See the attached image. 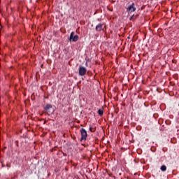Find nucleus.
<instances>
[{
    "mask_svg": "<svg viewBox=\"0 0 179 179\" xmlns=\"http://www.w3.org/2000/svg\"><path fill=\"white\" fill-rule=\"evenodd\" d=\"M78 72L80 76H85L86 75V72H87V69H86V67L80 66L78 69Z\"/></svg>",
    "mask_w": 179,
    "mask_h": 179,
    "instance_id": "f03ea898",
    "label": "nucleus"
},
{
    "mask_svg": "<svg viewBox=\"0 0 179 179\" xmlns=\"http://www.w3.org/2000/svg\"><path fill=\"white\" fill-rule=\"evenodd\" d=\"M98 114H99V115H103V114H104V110H103V109H99V110H98Z\"/></svg>",
    "mask_w": 179,
    "mask_h": 179,
    "instance_id": "0eeeda50",
    "label": "nucleus"
},
{
    "mask_svg": "<svg viewBox=\"0 0 179 179\" xmlns=\"http://www.w3.org/2000/svg\"><path fill=\"white\" fill-rule=\"evenodd\" d=\"M44 124H45V121L44 122Z\"/></svg>",
    "mask_w": 179,
    "mask_h": 179,
    "instance_id": "ddd939ff",
    "label": "nucleus"
},
{
    "mask_svg": "<svg viewBox=\"0 0 179 179\" xmlns=\"http://www.w3.org/2000/svg\"><path fill=\"white\" fill-rule=\"evenodd\" d=\"M1 29H2V26H1Z\"/></svg>",
    "mask_w": 179,
    "mask_h": 179,
    "instance_id": "f8f14e48",
    "label": "nucleus"
},
{
    "mask_svg": "<svg viewBox=\"0 0 179 179\" xmlns=\"http://www.w3.org/2000/svg\"><path fill=\"white\" fill-rule=\"evenodd\" d=\"M90 132H94V129H93V127H90Z\"/></svg>",
    "mask_w": 179,
    "mask_h": 179,
    "instance_id": "1a4fd4ad",
    "label": "nucleus"
},
{
    "mask_svg": "<svg viewBox=\"0 0 179 179\" xmlns=\"http://www.w3.org/2000/svg\"><path fill=\"white\" fill-rule=\"evenodd\" d=\"M96 31H103L104 29L103 28V24L99 23L95 27Z\"/></svg>",
    "mask_w": 179,
    "mask_h": 179,
    "instance_id": "20e7f679",
    "label": "nucleus"
},
{
    "mask_svg": "<svg viewBox=\"0 0 179 179\" xmlns=\"http://www.w3.org/2000/svg\"><path fill=\"white\" fill-rule=\"evenodd\" d=\"M127 10L129 12H135V10H136V8H135V3H133L131 5L129 6Z\"/></svg>",
    "mask_w": 179,
    "mask_h": 179,
    "instance_id": "39448f33",
    "label": "nucleus"
},
{
    "mask_svg": "<svg viewBox=\"0 0 179 179\" xmlns=\"http://www.w3.org/2000/svg\"><path fill=\"white\" fill-rule=\"evenodd\" d=\"M164 93H166V90H164Z\"/></svg>",
    "mask_w": 179,
    "mask_h": 179,
    "instance_id": "9b49d317",
    "label": "nucleus"
},
{
    "mask_svg": "<svg viewBox=\"0 0 179 179\" xmlns=\"http://www.w3.org/2000/svg\"><path fill=\"white\" fill-rule=\"evenodd\" d=\"M80 134H81L80 141H86V138H87V131H86V129L82 128L80 130Z\"/></svg>",
    "mask_w": 179,
    "mask_h": 179,
    "instance_id": "7ed1b4c3",
    "label": "nucleus"
},
{
    "mask_svg": "<svg viewBox=\"0 0 179 179\" xmlns=\"http://www.w3.org/2000/svg\"><path fill=\"white\" fill-rule=\"evenodd\" d=\"M44 110L46 111L47 113H50V110L52 108V105L50 103H47L45 107H43Z\"/></svg>",
    "mask_w": 179,
    "mask_h": 179,
    "instance_id": "423d86ee",
    "label": "nucleus"
},
{
    "mask_svg": "<svg viewBox=\"0 0 179 179\" xmlns=\"http://www.w3.org/2000/svg\"><path fill=\"white\" fill-rule=\"evenodd\" d=\"M69 40V41H73V43H76V41L79 40V35H75V32L72 31L70 34Z\"/></svg>",
    "mask_w": 179,
    "mask_h": 179,
    "instance_id": "f257e3e1",
    "label": "nucleus"
},
{
    "mask_svg": "<svg viewBox=\"0 0 179 179\" xmlns=\"http://www.w3.org/2000/svg\"><path fill=\"white\" fill-rule=\"evenodd\" d=\"M169 96H173V91L169 92Z\"/></svg>",
    "mask_w": 179,
    "mask_h": 179,
    "instance_id": "9d476101",
    "label": "nucleus"
},
{
    "mask_svg": "<svg viewBox=\"0 0 179 179\" xmlns=\"http://www.w3.org/2000/svg\"><path fill=\"white\" fill-rule=\"evenodd\" d=\"M161 170H162V171H166V170H167V166H166V165H162V166H161Z\"/></svg>",
    "mask_w": 179,
    "mask_h": 179,
    "instance_id": "6e6552de",
    "label": "nucleus"
}]
</instances>
